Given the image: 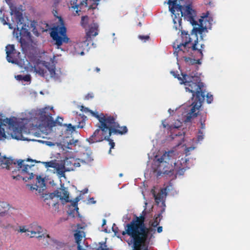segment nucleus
Returning <instances> with one entry per match:
<instances>
[{
    "label": "nucleus",
    "instance_id": "1",
    "mask_svg": "<svg viewBox=\"0 0 250 250\" xmlns=\"http://www.w3.org/2000/svg\"><path fill=\"white\" fill-rule=\"evenodd\" d=\"M171 73L175 78L180 81V83L184 84L186 91L192 94V99H194L190 111L187 114L185 121L190 122L191 119L196 117L200 107L205 100L206 89L205 85L201 82V78L198 73L192 72L189 74H183L182 77L176 75L174 71Z\"/></svg>",
    "mask_w": 250,
    "mask_h": 250
},
{
    "label": "nucleus",
    "instance_id": "2",
    "mask_svg": "<svg viewBox=\"0 0 250 250\" xmlns=\"http://www.w3.org/2000/svg\"><path fill=\"white\" fill-rule=\"evenodd\" d=\"M177 12H180L178 14V17L174 14L173 17V21L174 24V27L177 30L180 29L182 23V18L184 17L185 19L189 21L192 25H198L199 27L194 28L193 31L195 34L192 33L190 36L188 32L185 31L182 32V42L179 44H177V47H186V46L190 44L191 47H196L198 42L197 34H202L205 30H207V28L204 27L203 22V19L199 20V23L195 20V12L193 10L190 5L186 6L178 5L176 7Z\"/></svg>",
    "mask_w": 250,
    "mask_h": 250
},
{
    "label": "nucleus",
    "instance_id": "3",
    "mask_svg": "<svg viewBox=\"0 0 250 250\" xmlns=\"http://www.w3.org/2000/svg\"><path fill=\"white\" fill-rule=\"evenodd\" d=\"M9 4L10 13L15 18L17 23L16 28L13 31V36L21 43V47H33V43L30 33L26 28V24L23 22L24 19L22 14L19 8L10 3L11 0H5Z\"/></svg>",
    "mask_w": 250,
    "mask_h": 250
},
{
    "label": "nucleus",
    "instance_id": "4",
    "mask_svg": "<svg viewBox=\"0 0 250 250\" xmlns=\"http://www.w3.org/2000/svg\"><path fill=\"white\" fill-rule=\"evenodd\" d=\"M17 164V168L19 174L15 175L16 171H12V177L13 179L20 180L22 179L25 182L34 178V175L31 169L34 165L29 166L25 164V160H19L17 162L14 159L6 158V157H0V166L2 168L10 169V166Z\"/></svg>",
    "mask_w": 250,
    "mask_h": 250
},
{
    "label": "nucleus",
    "instance_id": "5",
    "mask_svg": "<svg viewBox=\"0 0 250 250\" xmlns=\"http://www.w3.org/2000/svg\"><path fill=\"white\" fill-rule=\"evenodd\" d=\"M145 217L141 215L140 216H135V218L125 227V230L122 233V235L127 234L130 238L133 237L137 233L141 236L145 234Z\"/></svg>",
    "mask_w": 250,
    "mask_h": 250
},
{
    "label": "nucleus",
    "instance_id": "6",
    "mask_svg": "<svg viewBox=\"0 0 250 250\" xmlns=\"http://www.w3.org/2000/svg\"><path fill=\"white\" fill-rule=\"evenodd\" d=\"M155 231L156 230L154 228H147L146 226L145 234L143 236H141L138 233H137L131 238L134 250H142V247L145 246L147 241L149 242L151 239L154 237L153 234Z\"/></svg>",
    "mask_w": 250,
    "mask_h": 250
},
{
    "label": "nucleus",
    "instance_id": "7",
    "mask_svg": "<svg viewBox=\"0 0 250 250\" xmlns=\"http://www.w3.org/2000/svg\"><path fill=\"white\" fill-rule=\"evenodd\" d=\"M60 25H56L52 29L51 36L56 41V44L59 46L62 42H68L69 38L66 36V29L64 26L62 19L58 17Z\"/></svg>",
    "mask_w": 250,
    "mask_h": 250
},
{
    "label": "nucleus",
    "instance_id": "8",
    "mask_svg": "<svg viewBox=\"0 0 250 250\" xmlns=\"http://www.w3.org/2000/svg\"><path fill=\"white\" fill-rule=\"evenodd\" d=\"M34 71L40 76L47 78L49 72L51 78L56 76V67L54 64L45 61L38 62L34 67Z\"/></svg>",
    "mask_w": 250,
    "mask_h": 250
},
{
    "label": "nucleus",
    "instance_id": "9",
    "mask_svg": "<svg viewBox=\"0 0 250 250\" xmlns=\"http://www.w3.org/2000/svg\"><path fill=\"white\" fill-rule=\"evenodd\" d=\"M109 131L107 124L100 125L98 128L86 140L90 144L101 142L103 140L108 139V137L111 136V135H109Z\"/></svg>",
    "mask_w": 250,
    "mask_h": 250
},
{
    "label": "nucleus",
    "instance_id": "10",
    "mask_svg": "<svg viewBox=\"0 0 250 250\" xmlns=\"http://www.w3.org/2000/svg\"><path fill=\"white\" fill-rule=\"evenodd\" d=\"M116 119L113 117H111L109 122H108L107 125L108 127L109 135L112 134L123 135L126 133L128 131L127 128L126 126H120L118 123L115 121Z\"/></svg>",
    "mask_w": 250,
    "mask_h": 250
},
{
    "label": "nucleus",
    "instance_id": "11",
    "mask_svg": "<svg viewBox=\"0 0 250 250\" xmlns=\"http://www.w3.org/2000/svg\"><path fill=\"white\" fill-rule=\"evenodd\" d=\"M52 109V107H45L40 109L38 113L40 120L49 127H52L54 125V119L50 113Z\"/></svg>",
    "mask_w": 250,
    "mask_h": 250
},
{
    "label": "nucleus",
    "instance_id": "12",
    "mask_svg": "<svg viewBox=\"0 0 250 250\" xmlns=\"http://www.w3.org/2000/svg\"><path fill=\"white\" fill-rule=\"evenodd\" d=\"M172 187L171 183H169L168 186L161 188L158 193H156L154 189L151 190V193L154 198L156 204L159 205L161 203L162 208H166L165 199L167 194V191L169 190L172 188Z\"/></svg>",
    "mask_w": 250,
    "mask_h": 250
},
{
    "label": "nucleus",
    "instance_id": "13",
    "mask_svg": "<svg viewBox=\"0 0 250 250\" xmlns=\"http://www.w3.org/2000/svg\"><path fill=\"white\" fill-rule=\"evenodd\" d=\"M98 24L95 22H93L89 26L88 31L86 32L85 40L83 42V46L91 47L94 45L91 37H95L98 34Z\"/></svg>",
    "mask_w": 250,
    "mask_h": 250
},
{
    "label": "nucleus",
    "instance_id": "14",
    "mask_svg": "<svg viewBox=\"0 0 250 250\" xmlns=\"http://www.w3.org/2000/svg\"><path fill=\"white\" fill-rule=\"evenodd\" d=\"M175 50L174 51V54L178 57L179 56L184 58L185 62L189 65H193L195 64H201V61H200L199 59H196L194 58L193 59L190 57H188L186 56H184V53L186 51H187L188 48H174Z\"/></svg>",
    "mask_w": 250,
    "mask_h": 250
},
{
    "label": "nucleus",
    "instance_id": "15",
    "mask_svg": "<svg viewBox=\"0 0 250 250\" xmlns=\"http://www.w3.org/2000/svg\"><path fill=\"white\" fill-rule=\"evenodd\" d=\"M6 58L8 62L16 63L20 58L21 53L15 48H6Z\"/></svg>",
    "mask_w": 250,
    "mask_h": 250
},
{
    "label": "nucleus",
    "instance_id": "16",
    "mask_svg": "<svg viewBox=\"0 0 250 250\" xmlns=\"http://www.w3.org/2000/svg\"><path fill=\"white\" fill-rule=\"evenodd\" d=\"M175 158L174 151L172 150L169 151L168 152H166L160 158H157L156 162H157L159 164L158 167H159V168L161 170L160 167L161 164H163L164 163L169 164L170 160Z\"/></svg>",
    "mask_w": 250,
    "mask_h": 250
},
{
    "label": "nucleus",
    "instance_id": "17",
    "mask_svg": "<svg viewBox=\"0 0 250 250\" xmlns=\"http://www.w3.org/2000/svg\"><path fill=\"white\" fill-rule=\"evenodd\" d=\"M88 0H71L70 4L71 8L75 11L77 14L80 12L84 7L87 6Z\"/></svg>",
    "mask_w": 250,
    "mask_h": 250
},
{
    "label": "nucleus",
    "instance_id": "18",
    "mask_svg": "<svg viewBox=\"0 0 250 250\" xmlns=\"http://www.w3.org/2000/svg\"><path fill=\"white\" fill-rule=\"evenodd\" d=\"M62 188H60L52 192L55 194V196L59 198L60 200H64L66 202H69V193L66 188L62 186Z\"/></svg>",
    "mask_w": 250,
    "mask_h": 250
},
{
    "label": "nucleus",
    "instance_id": "19",
    "mask_svg": "<svg viewBox=\"0 0 250 250\" xmlns=\"http://www.w3.org/2000/svg\"><path fill=\"white\" fill-rule=\"evenodd\" d=\"M84 110L89 111L87 108H85ZM89 111L93 116H94L98 120L99 123H100V125H104L107 124L108 122H109V120H110L111 117V116L110 115H105L103 113H101L100 114H99L98 112H94L92 110H89Z\"/></svg>",
    "mask_w": 250,
    "mask_h": 250
},
{
    "label": "nucleus",
    "instance_id": "20",
    "mask_svg": "<svg viewBox=\"0 0 250 250\" xmlns=\"http://www.w3.org/2000/svg\"><path fill=\"white\" fill-rule=\"evenodd\" d=\"M55 194L53 193L45 194L43 197L44 198L43 201L45 204L48 205L49 207L56 206V205L58 204L57 202L54 200L55 197Z\"/></svg>",
    "mask_w": 250,
    "mask_h": 250
},
{
    "label": "nucleus",
    "instance_id": "21",
    "mask_svg": "<svg viewBox=\"0 0 250 250\" xmlns=\"http://www.w3.org/2000/svg\"><path fill=\"white\" fill-rule=\"evenodd\" d=\"M187 52H190L193 58L199 59L200 61L202 59L203 56L202 51L198 48H188Z\"/></svg>",
    "mask_w": 250,
    "mask_h": 250
},
{
    "label": "nucleus",
    "instance_id": "22",
    "mask_svg": "<svg viewBox=\"0 0 250 250\" xmlns=\"http://www.w3.org/2000/svg\"><path fill=\"white\" fill-rule=\"evenodd\" d=\"M82 162L89 163L93 161L92 152L90 150L86 149L82 156Z\"/></svg>",
    "mask_w": 250,
    "mask_h": 250
},
{
    "label": "nucleus",
    "instance_id": "23",
    "mask_svg": "<svg viewBox=\"0 0 250 250\" xmlns=\"http://www.w3.org/2000/svg\"><path fill=\"white\" fill-rule=\"evenodd\" d=\"M11 136L12 138L17 140L21 139L22 138V129L19 126H13Z\"/></svg>",
    "mask_w": 250,
    "mask_h": 250
},
{
    "label": "nucleus",
    "instance_id": "24",
    "mask_svg": "<svg viewBox=\"0 0 250 250\" xmlns=\"http://www.w3.org/2000/svg\"><path fill=\"white\" fill-rule=\"evenodd\" d=\"M54 169H56L57 173L61 177H65V172L70 171V169H66L64 164L57 163Z\"/></svg>",
    "mask_w": 250,
    "mask_h": 250
},
{
    "label": "nucleus",
    "instance_id": "25",
    "mask_svg": "<svg viewBox=\"0 0 250 250\" xmlns=\"http://www.w3.org/2000/svg\"><path fill=\"white\" fill-rule=\"evenodd\" d=\"M83 232L82 231L77 230L74 233V238L76 243L77 244L78 248L80 250L81 248V244L83 237Z\"/></svg>",
    "mask_w": 250,
    "mask_h": 250
},
{
    "label": "nucleus",
    "instance_id": "26",
    "mask_svg": "<svg viewBox=\"0 0 250 250\" xmlns=\"http://www.w3.org/2000/svg\"><path fill=\"white\" fill-rule=\"evenodd\" d=\"M165 211V208H162L161 209L160 212L154 216V221L152 223L151 226L155 228L159 225L161 218L162 217V214Z\"/></svg>",
    "mask_w": 250,
    "mask_h": 250
},
{
    "label": "nucleus",
    "instance_id": "27",
    "mask_svg": "<svg viewBox=\"0 0 250 250\" xmlns=\"http://www.w3.org/2000/svg\"><path fill=\"white\" fill-rule=\"evenodd\" d=\"M80 162H82V160H80V159H73L70 161H66L67 163L70 162L72 164V167L69 169L72 170H73L75 168L80 167Z\"/></svg>",
    "mask_w": 250,
    "mask_h": 250
},
{
    "label": "nucleus",
    "instance_id": "28",
    "mask_svg": "<svg viewBox=\"0 0 250 250\" xmlns=\"http://www.w3.org/2000/svg\"><path fill=\"white\" fill-rule=\"evenodd\" d=\"M35 186L36 187H34L33 189H35L37 190H40L41 188H43L45 186L44 180L41 178L40 177H38L37 176V183L35 185Z\"/></svg>",
    "mask_w": 250,
    "mask_h": 250
},
{
    "label": "nucleus",
    "instance_id": "29",
    "mask_svg": "<svg viewBox=\"0 0 250 250\" xmlns=\"http://www.w3.org/2000/svg\"><path fill=\"white\" fill-rule=\"evenodd\" d=\"M176 0H168V4L169 5V11L171 12L172 14L174 15V12H175V9H176V7L178 5L176 4Z\"/></svg>",
    "mask_w": 250,
    "mask_h": 250
},
{
    "label": "nucleus",
    "instance_id": "30",
    "mask_svg": "<svg viewBox=\"0 0 250 250\" xmlns=\"http://www.w3.org/2000/svg\"><path fill=\"white\" fill-rule=\"evenodd\" d=\"M32 228L33 230H35L38 235H42L43 232L42 228L41 226H38L36 224H32Z\"/></svg>",
    "mask_w": 250,
    "mask_h": 250
},
{
    "label": "nucleus",
    "instance_id": "31",
    "mask_svg": "<svg viewBox=\"0 0 250 250\" xmlns=\"http://www.w3.org/2000/svg\"><path fill=\"white\" fill-rule=\"evenodd\" d=\"M15 77L18 80H23L24 82H29L31 80V77L29 75H26L25 76H22L21 75H18Z\"/></svg>",
    "mask_w": 250,
    "mask_h": 250
},
{
    "label": "nucleus",
    "instance_id": "32",
    "mask_svg": "<svg viewBox=\"0 0 250 250\" xmlns=\"http://www.w3.org/2000/svg\"><path fill=\"white\" fill-rule=\"evenodd\" d=\"M29 232L31 233V234H29L28 233L27 234V236H30V237H37L39 239H41L42 238V237H43L44 238H45V234L44 233H42V235H37V233L35 231V230H29Z\"/></svg>",
    "mask_w": 250,
    "mask_h": 250
},
{
    "label": "nucleus",
    "instance_id": "33",
    "mask_svg": "<svg viewBox=\"0 0 250 250\" xmlns=\"http://www.w3.org/2000/svg\"><path fill=\"white\" fill-rule=\"evenodd\" d=\"M43 164L46 167H51L54 168L57 164L56 162L53 161H50L49 162H43Z\"/></svg>",
    "mask_w": 250,
    "mask_h": 250
},
{
    "label": "nucleus",
    "instance_id": "34",
    "mask_svg": "<svg viewBox=\"0 0 250 250\" xmlns=\"http://www.w3.org/2000/svg\"><path fill=\"white\" fill-rule=\"evenodd\" d=\"M88 22V17L87 16H83L82 17L81 19V25L84 27L86 28L87 27V24Z\"/></svg>",
    "mask_w": 250,
    "mask_h": 250
},
{
    "label": "nucleus",
    "instance_id": "35",
    "mask_svg": "<svg viewBox=\"0 0 250 250\" xmlns=\"http://www.w3.org/2000/svg\"><path fill=\"white\" fill-rule=\"evenodd\" d=\"M0 20L1 22L4 24V25H8L9 28L13 29V27L12 26V24L10 23H8L6 21H8V18L6 17L3 16V17L0 18Z\"/></svg>",
    "mask_w": 250,
    "mask_h": 250
},
{
    "label": "nucleus",
    "instance_id": "36",
    "mask_svg": "<svg viewBox=\"0 0 250 250\" xmlns=\"http://www.w3.org/2000/svg\"><path fill=\"white\" fill-rule=\"evenodd\" d=\"M6 135L4 128L2 127L1 125H0V140L5 139Z\"/></svg>",
    "mask_w": 250,
    "mask_h": 250
},
{
    "label": "nucleus",
    "instance_id": "37",
    "mask_svg": "<svg viewBox=\"0 0 250 250\" xmlns=\"http://www.w3.org/2000/svg\"><path fill=\"white\" fill-rule=\"evenodd\" d=\"M63 121V118L60 117H58L55 121L54 120V125L53 127L56 126V125H58L60 126H62V122Z\"/></svg>",
    "mask_w": 250,
    "mask_h": 250
},
{
    "label": "nucleus",
    "instance_id": "38",
    "mask_svg": "<svg viewBox=\"0 0 250 250\" xmlns=\"http://www.w3.org/2000/svg\"><path fill=\"white\" fill-rule=\"evenodd\" d=\"M7 205L2 202L0 201V214L3 213L5 211V209L4 208H5V206H7Z\"/></svg>",
    "mask_w": 250,
    "mask_h": 250
},
{
    "label": "nucleus",
    "instance_id": "39",
    "mask_svg": "<svg viewBox=\"0 0 250 250\" xmlns=\"http://www.w3.org/2000/svg\"><path fill=\"white\" fill-rule=\"evenodd\" d=\"M105 140L109 142V144L110 146V150H109V153H110L111 151V149L112 148H113L115 146V143L113 142V140L110 139V137H108V139H106Z\"/></svg>",
    "mask_w": 250,
    "mask_h": 250
},
{
    "label": "nucleus",
    "instance_id": "40",
    "mask_svg": "<svg viewBox=\"0 0 250 250\" xmlns=\"http://www.w3.org/2000/svg\"><path fill=\"white\" fill-rule=\"evenodd\" d=\"M207 102L208 104H210L213 101V95L209 93H208L206 95Z\"/></svg>",
    "mask_w": 250,
    "mask_h": 250
},
{
    "label": "nucleus",
    "instance_id": "41",
    "mask_svg": "<svg viewBox=\"0 0 250 250\" xmlns=\"http://www.w3.org/2000/svg\"><path fill=\"white\" fill-rule=\"evenodd\" d=\"M64 125L67 126V130L71 131L72 132L75 130L76 126H73L71 124L68 125L64 124Z\"/></svg>",
    "mask_w": 250,
    "mask_h": 250
},
{
    "label": "nucleus",
    "instance_id": "42",
    "mask_svg": "<svg viewBox=\"0 0 250 250\" xmlns=\"http://www.w3.org/2000/svg\"><path fill=\"white\" fill-rule=\"evenodd\" d=\"M138 38L144 42H146L149 39V37L148 35H139Z\"/></svg>",
    "mask_w": 250,
    "mask_h": 250
},
{
    "label": "nucleus",
    "instance_id": "43",
    "mask_svg": "<svg viewBox=\"0 0 250 250\" xmlns=\"http://www.w3.org/2000/svg\"><path fill=\"white\" fill-rule=\"evenodd\" d=\"M80 198L79 197H77L76 198H75L74 200L73 201H71V200H69V202H72V205L73 207H77L78 206V202L80 201Z\"/></svg>",
    "mask_w": 250,
    "mask_h": 250
},
{
    "label": "nucleus",
    "instance_id": "44",
    "mask_svg": "<svg viewBox=\"0 0 250 250\" xmlns=\"http://www.w3.org/2000/svg\"><path fill=\"white\" fill-rule=\"evenodd\" d=\"M204 139V135L202 131L201 130H199L198 131V134L197 135V140L198 141H202Z\"/></svg>",
    "mask_w": 250,
    "mask_h": 250
},
{
    "label": "nucleus",
    "instance_id": "45",
    "mask_svg": "<svg viewBox=\"0 0 250 250\" xmlns=\"http://www.w3.org/2000/svg\"><path fill=\"white\" fill-rule=\"evenodd\" d=\"M19 231L20 232H25L27 231V232L29 231V230L28 229H26L25 228V227L23 226V227H20Z\"/></svg>",
    "mask_w": 250,
    "mask_h": 250
},
{
    "label": "nucleus",
    "instance_id": "46",
    "mask_svg": "<svg viewBox=\"0 0 250 250\" xmlns=\"http://www.w3.org/2000/svg\"><path fill=\"white\" fill-rule=\"evenodd\" d=\"M106 246L105 244H102L101 246L98 248V250H109L108 248H105Z\"/></svg>",
    "mask_w": 250,
    "mask_h": 250
},
{
    "label": "nucleus",
    "instance_id": "47",
    "mask_svg": "<svg viewBox=\"0 0 250 250\" xmlns=\"http://www.w3.org/2000/svg\"><path fill=\"white\" fill-rule=\"evenodd\" d=\"M85 125V122L83 121L79 122V124L77 125L78 128H82Z\"/></svg>",
    "mask_w": 250,
    "mask_h": 250
},
{
    "label": "nucleus",
    "instance_id": "48",
    "mask_svg": "<svg viewBox=\"0 0 250 250\" xmlns=\"http://www.w3.org/2000/svg\"><path fill=\"white\" fill-rule=\"evenodd\" d=\"M94 97L93 94L92 93H88L85 97V99L89 100L90 99L93 98Z\"/></svg>",
    "mask_w": 250,
    "mask_h": 250
},
{
    "label": "nucleus",
    "instance_id": "49",
    "mask_svg": "<svg viewBox=\"0 0 250 250\" xmlns=\"http://www.w3.org/2000/svg\"><path fill=\"white\" fill-rule=\"evenodd\" d=\"M206 116H202V117H201L200 120V123H205L206 121Z\"/></svg>",
    "mask_w": 250,
    "mask_h": 250
},
{
    "label": "nucleus",
    "instance_id": "50",
    "mask_svg": "<svg viewBox=\"0 0 250 250\" xmlns=\"http://www.w3.org/2000/svg\"><path fill=\"white\" fill-rule=\"evenodd\" d=\"M163 231V227L161 226H159L157 228V231L158 233H161Z\"/></svg>",
    "mask_w": 250,
    "mask_h": 250
},
{
    "label": "nucleus",
    "instance_id": "51",
    "mask_svg": "<svg viewBox=\"0 0 250 250\" xmlns=\"http://www.w3.org/2000/svg\"><path fill=\"white\" fill-rule=\"evenodd\" d=\"M54 0V6L56 7L57 6V5L60 2L61 0Z\"/></svg>",
    "mask_w": 250,
    "mask_h": 250
},
{
    "label": "nucleus",
    "instance_id": "52",
    "mask_svg": "<svg viewBox=\"0 0 250 250\" xmlns=\"http://www.w3.org/2000/svg\"><path fill=\"white\" fill-rule=\"evenodd\" d=\"M77 142H78V140H76L74 142L73 140H72L70 141V142H69V143H68V145H69V144L72 145L73 144H75V143H77Z\"/></svg>",
    "mask_w": 250,
    "mask_h": 250
},
{
    "label": "nucleus",
    "instance_id": "53",
    "mask_svg": "<svg viewBox=\"0 0 250 250\" xmlns=\"http://www.w3.org/2000/svg\"><path fill=\"white\" fill-rule=\"evenodd\" d=\"M201 128L203 129L205 128V123H201Z\"/></svg>",
    "mask_w": 250,
    "mask_h": 250
},
{
    "label": "nucleus",
    "instance_id": "54",
    "mask_svg": "<svg viewBox=\"0 0 250 250\" xmlns=\"http://www.w3.org/2000/svg\"><path fill=\"white\" fill-rule=\"evenodd\" d=\"M112 229H113V231L114 232L115 234H116V233H117V229H118V228H116V229H114V228L113 227Z\"/></svg>",
    "mask_w": 250,
    "mask_h": 250
},
{
    "label": "nucleus",
    "instance_id": "55",
    "mask_svg": "<svg viewBox=\"0 0 250 250\" xmlns=\"http://www.w3.org/2000/svg\"><path fill=\"white\" fill-rule=\"evenodd\" d=\"M112 229H113V231L114 232L115 234H116V233H117V229H118V228H116V229H114V228L113 227Z\"/></svg>",
    "mask_w": 250,
    "mask_h": 250
},
{
    "label": "nucleus",
    "instance_id": "56",
    "mask_svg": "<svg viewBox=\"0 0 250 250\" xmlns=\"http://www.w3.org/2000/svg\"><path fill=\"white\" fill-rule=\"evenodd\" d=\"M5 47H15V45L14 44H7Z\"/></svg>",
    "mask_w": 250,
    "mask_h": 250
},
{
    "label": "nucleus",
    "instance_id": "57",
    "mask_svg": "<svg viewBox=\"0 0 250 250\" xmlns=\"http://www.w3.org/2000/svg\"><path fill=\"white\" fill-rule=\"evenodd\" d=\"M106 224V220L105 219H103V224L102 226H104Z\"/></svg>",
    "mask_w": 250,
    "mask_h": 250
},
{
    "label": "nucleus",
    "instance_id": "58",
    "mask_svg": "<svg viewBox=\"0 0 250 250\" xmlns=\"http://www.w3.org/2000/svg\"><path fill=\"white\" fill-rule=\"evenodd\" d=\"M95 70L96 72H99L100 71V69L99 67H96L95 68Z\"/></svg>",
    "mask_w": 250,
    "mask_h": 250
},
{
    "label": "nucleus",
    "instance_id": "59",
    "mask_svg": "<svg viewBox=\"0 0 250 250\" xmlns=\"http://www.w3.org/2000/svg\"><path fill=\"white\" fill-rule=\"evenodd\" d=\"M38 48L35 47V48H31L32 51H36V49Z\"/></svg>",
    "mask_w": 250,
    "mask_h": 250
},
{
    "label": "nucleus",
    "instance_id": "60",
    "mask_svg": "<svg viewBox=\"0 0 250 250\" xmlns=\"http://www.w3.org/2000/svg\"><path fill=\"white\" fill-rule=\"evenodd\" d=\"M83 108H84L83 106L82 105V106H81V111H83Z\"/></svg>",
    "mask_w": 250,
    "mask_h": 250
},
{
    "label": "nucleus",
    "instance_id": "61",
    "mask_svg": "<svg viewBox=\"0 0 250 250\" xmlns=\"http://www.w3.org/2000/svg\"><path fill=\"white\" fill-rule=\"evenodd\" d=\"M80 54L81 55H83L84 54V52H83V51H82V52H81V53H80Z\"/></svg>",
    "mask_w": 250,
    "mask_h": 250
},
{
    "label": "nucleus",
    "instance_id": "62",
    "mask_svg": "<svg viewBox=\"0 0 250 250\" xmlns=\"http://www.w3.org/2000/svg\"><path fill=\"white\" fill-rule=\"evenodd\" d=\"M46 237L47 238H50V236H49V234H47V235H46Z\"/></svg>",
    "mask_w": 250,
    "mask_h": 250
},
{
    "label": "nucleus",
    "instance_id": "63",
    "mask_svg": "<svg viewBox=\"0 0 250 250\" xmlns=\"http://www.w3.org/2000/svg\"><path fill=\"white\" fill-rule=\"evenodd\" d=\"M200 46H201V47H203L204 45L203 44H201Z\"/></svg>",
    "mask_w": 250,
    "mask_h": 250
},
{
    "label": "nucleus",
    "instance_id": "64",
    "mask_svg": "<svg viewBox=\"0 0 250 250\" xmlns=\"http://www.w3.org/2000/svg\"><path fill=\"white\" fill-rule=\"evenodd\" d=\"M26 48H24V47H22V51H24V49H26Z\"/></svg>",
    "mask_w": 250,
    "mask_h": 250
}]
</instances>
